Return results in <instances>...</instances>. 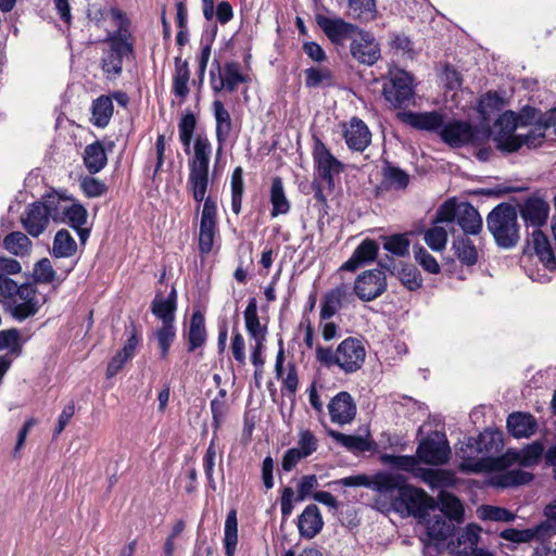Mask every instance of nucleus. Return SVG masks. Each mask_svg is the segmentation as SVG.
Returning a JSON list of instances; mask_svg holds the SVG:
<instances>
[{
	"instance_id": "obj_30",
	"label": "nucleus",
	"mask_w": 556,
	"mask_h": 556,
	"mask_svg": "<svg viewBox=\"0 0 556 556\" xmlns=\"http://www.w3.org/2000/svg\"><path fill=\"white\" fill-rule=\"evenodd\" d=\"M452 250L463 266L471 267L478 263V250L468 236H458L455 238L452 243Z\"/></svg>"
},
{
	"instance_id": "obj_29",
	"label": "nucleus",
	"mask_w": 556,
	"mask_h": 556,
	"mask_svg": "<svg viewBox=\"0 0 556 556\" xmlns=\"http://www.w3.org/2000/svg\"><path fill=\"white\" fill-rule=\"evenodd\" d=\"M530 243L533 245L534 253L547 268H554L556 266V258L549 240L540 228L533 229L531 241L528 240V244Z\"/></svg>"
},
{
	"instance_id": "obj_34",
	"label": "nucleus",
	"mask_w": 556,
	"mask_h": 556,
	"mask_svg": "<svg viewBox=\"0 0 556 556\" xmlns=\"http://www.w3.org/2000/svg\"><path fill=\"white\" fill-rule=\"evenodd\" d=\"M438 500L440 510L450 521H463L465 509L460 500L455 494L447 491H440Z\"/></svg>"
},
{
	"instance_id": "obj_58",
	"label": "nucleus",
	"mask_w": 556,
	"mask_h": 556,
	"mask_svg": "<svg viewBox=\"0 0 556 556\" xmlns=\"http://www.w3.org/2000/svg\"><path fill=\"white\" fill-rule=\"evenodd\" d=\"M520 453V466L522 467H532L540 463L543 453L544 446L540 441H534L523 447Z\"/></svg>"
},
{
	"instance_id": "obj_52",
	"label": "nucleus",
	"mask_w": 556,
	"mask_h": 556,
	"mask_svg": "<svg viewBox=\"0 0 556 556\" xmlns=\"http://www.w3.org/2000/svg\"><path fill=\"white\" fill-rule=\"evenodd\" d=\"M9 349L10 353L20 356L23 350L20 330L16 328L0 331V351Z\"/></svg>"
},
{
	"instance_id": "obj_45",
	"label": "nucleus",
	"mask_w": 556,
	"mask_h": 556,
	"mask_svg": "<svg viewBox=\"0 0 556 556\" xmlns=\"http://www.w3.org/2000/svg\"><path fill=\"white\" fill-rule=\"evenodd\" d=\"M348 7L354 20L369 22L377 17L376 0H348Z\"/></svg>"
},
{
	"instance_id": "obj_47",
	"label": "nucleus",
	"mask_w": 556,
	"mask_h": 556,
	"mask_svg": "<svg viewBox=\"0 0 556 556\" xmlns=\"http://www.w3.org/2000/svg\"><path fill=\"white\" fill-rule=\"evenodd\" d=\"M383 249L394 256L404 257L409 254L410 240L407 233L381 236Z\"/></svg>"
},
{
	"instance_id": "obj_54",
	"label": "nucleus",
	"mask_w": 556,
	"mask_h": 556,
	"mask_svg": "<svg viewBox=\"0 0 556 556\" xmlns=\"http://www.w3.org/2000/svg\"><path fill=\"white\" fill-rule=\"evenodd\" d=\"M495 147L504 153H514L521 149L522 140L521 135H516L510 129L506 132L498 134L495 138Z\"/></svg>"
},
{
	"instance_id": "obj_23",
	"label": "nucleus",
	"mask_w": 556,
	"mask_h": 556,
	"mask_svg": "<svg viewBox=\"0 0 556 556\" xmlns=\"http://www.w3.org/2000/svg\"><path fill=\"white\" fill-rule=\"evenodd\" d=\"M48 212L40 201L29 205L25 217H22V224L31 237L40 236L49 224Z\"/></svg>"
},
{
	"instance_id": "obj_11",
	"label": "nucleus",
	"mask_w": 556,
	"mask_h": 556,
	"mask_svg": "<svg viewBox=\"0 0 556 556\" xmlns=\"http://www.w3.org/2000/svg\"><path fill=\"white\" fill-rule=\"evenodd\" d=\"M416 454L419 462L438 466L448 462L451 447L444 433L433 431L419 442Z\"/></svg>"
},
{
	"instance_id": "obj_25",
	"label": "nucleus",
	"mask_w": 556,
	"mask_h": 556,
	"mask_svg": "<svg viewBox=\"0 0 556 556\" xmlns=\"http://www.w3.org/2000/svg\"><path fill=\"white\" fill-rule=\"evenodd\" d=\"M536 429V419L529 413L515 412L507 417V430L514 438H529Z\"/></svg>"
},
{
	"instance_id": "obj_9",
	"label": "nucleus",
	"mask_w": 556,
	"mask_h": 556,
	"mask_svg": "<svg viewBox=\"0 0 556 556\" xmlns=\"http://www.w3.org/2000/svg\"><path fill=\"white\" fill-rule=\"evenodd\" d=\"M382 94L395 109L410 105L415 94L413 76L403 70L391 73L390 78L383 84Z\"/></svg>"
},
{
	"instance_id": "obj_31",
	"label": "nucleus",
	"mask_w": 556,
	"mask_h": 556,
	"mask_svg": "<svg viewBox=\"0 0 556 556\" xmlns=\"http://www.w3.org/2000/svg\"><path fill=\"white\" fill-rule=\"evenodd\" d=\"M505 105L503 97L497 91L489 90L478 99L476 111L481 121L490 122L492 115L500 112Z\"/></svg>"
},
{
	"instance_id": "obj_55",
	"label": "nucleus",
	"mask_w": 556,
	"mask_h": 556,
	"mask_svg": "<svg viewBox=\"0 0 556 556\" xmlns=\"http://www.w3.org/2000/svg\"><path fill=\"white\" fill-rule=\"evenodd\" d=\"M381 459L391 467L407 472L415 471L417 465L419 464L417 455L384 454L382 455Z\"/></svg>"
},
{
	"instance_id": "obj_35",
	"label": "nucleus",
	"mask_w": 556,
	"mask_h": 556,
	"mask_svg": "<svg viewBox=\"0 0 556 556\" xmlns=\"http://www.w3.org/2000/svg\"><path fill=\"white\" fill-rule=\"evenodd\" d=\"M114 106L110 96L102 94L92 101L91 123L98 128L109 125L113 115Z\"/></svg>"
},
{
	"instance_id": "obj_20",
	"label": "nucleus",
	"mask_w": 556,
	"mask_h": 556,
	"mask_svg": "<svg viewBox=\"0 0 556 556\" xmlns=\"http://www.w3.org/2000/svg\"><path fill=\"white\" fill-rule=\"evenodd\" d=\"M184 337L188 353H193L205 345L207 341V329L205 316L200 309L192 312L188 329L185 331Z\"/></svg>"
},
{
	"instance_id": "obj_51",
	"label": "nucleus",
	"mask_w": 556,
	"mask_h": 556,
	"mask_svg": "<svg viewBox=\"0 0 556 556\" xmlns=\"http://www.w3.org/2000/svg\"><path fill=\"white\" fill-rule=\"evenodd\" d=\"M197 127V118L193 113L188 112L180 118L178 123L179 140L184 146L187 154L190 153L192 136Z\"/></svg>"
},
{
	"instance_id": "obj_36",
	"label": "nucleus",
	"mask_w": 556,
	"mask_h": 556,
	"mask_svg": "<svg viewBox=\"0 0 556 556\" xmlns=\"http://www.w3.org/2000/svg\"><path fill=\"white\" fill-rule=\"evenodd\" d=\"M202 202L199 232H219L216 199L205 194Z\"/></svg>"
},
{
	"instance_id": "obj_3",
	"label": "nucleus",
	"mask_w": 556,
	"mask_h": 556,
	"mask_svg": "<svg viewBox=\"0 0 556 556\" xmlns=\"http://www.w3.org/2000/svg\"><path fill=\"white\" fill-rule=\"evenodd\" d=\"M212 144L206 136L198 135L193 143V155L188 160L187 190L200 210L210 186V161Z\"/></svg>"
},
{
	"instance_id": "obj_4",
	"label": "nucleus",
	"mask_w": 556,
	"mask_h": 556,
	"mask_svg": "<svg viewBox=\"0 0 556 556\" xmlns=\"http://www.w3.org/2000/svg\"><path fill=\"white\" fill-rule=\"evenodd\" d=\"M486 228L498 248L510 250L517 247L520 240L517 207L507 202L494 206L486 216Z\"/></svg>"
},
{
	"instance_id": "obj_26",
	"label": "nucleus",
	"mask_w": 556,
	"mask_h": 556,
	"mask_svg": "<svg viewBox=\"0 0 556 556\" xmlns=\"http://www.w3.org/2000/svg\"><path fill=\"white\" fill-rule=\"evenodd\" d=\"M175 68L172 80V93L185 102L189 96L190 89L188 83L190 80V70L187 60H182L181 55L175 58Z\"/></svg>"
},
{
	"instance_id": "obj_38",
	"label": "nucleus",
	"mask_w": 556,
	"mask_h": 556,
	"mask_svg": "<svg viewBox=\"0 0 556 556\" xmlns=\"http://www.w3.org/2000/svg\"><path fill=\"white\" fill-rule=\"evenodd\" d=\"M225 556H235L238 545L237 510L231 508L226 517L223 539Z\"/></svg>"
},
{
	"instance_id": "obj_17",
	"label": "nucleus",
	"mask_w": 556,
	"mask_h": 556,
	"mask_svg": "<svg viewBox=\"0 0 556 556\" xmlns=\"http://www.w3.org/2000/svg\"><path fill=\"white\" fill-rule=\"evenodd\" d=\"M115 147L114 141L96 140L85 147L83 163L90 175L100 173L108 165V152Z\"/></svg>"
},
{
	"instance_id": "obj_27",
	"label": "nucleus",
	"mask_w": 556,
	"mask_h": 556,
	"mask_svg": "<svg viewBox=\"0 0 556 556\" xmlns=\"http://www.w3.org/2000/svg\"><path fill=\"white\" fill-rule=\"evenodd\" d=\"M213 113L216 122L215 136L219 144L218 153H220L223 144L230 137L232 130V119L229 112L225 109V105L220 100H215L213 102Z\"/></svg>"
},
{
	"instance_id": "obj_19",
	"label": "nucleus",
	"mask_w": 556,
	"mask_h": 556,
	"mask_svg": "<svg viewBox=\"0 0 556 556\" xmlns=\"http://www.w3.org/2000/svg\"><path fill=\"white\" fill-rule=\"evenodd\" d=\"M328 410L332 422L346 425L354 420L357 407L349 392L340 391L330 400Z\"/></svg>"
},
{
	"instance_id": "obj_8",
	"label": "nucleus",
	"mask_w": 556,
	"mask_h": 556,
	"mask_svg": "<svg viewBox=\"0 0 556 556\" xmlns=\"http://www.w3.org/2000/svg\"><path fill=\"white\" fill-rule=\"evenodd\" d=\"M312 157L316 177L326 182L329 190L334 189V176L343 173L345 166L326 147L323 140L313 135Z\"/></svg>"
},
{
	"instance_id": "obj_40",
	"label": "nucleus",
	"mask_w": 556,
	"mask_h": 556,
	"mask_svg": "<svg viewBox=\"0 0 556 556\" xmlns=\"http://www.w3.org/2000/svg\"><path fill=\"white\" fill-rule=\"evenodd\" d=\"M503 116L510 124V131H515L520 127L534 126L540 114L538 109L525 105L519 112L506 111Z\"/></svg>"
},
{
	"instance_id": "obj_62",
	"label": "nucleus",
	"mask_w": 556,
	"mask_h": 556,
	"mask_svg": "<svg viewBox=\"0 0 556 556\" xmlns=\"http://www.w3.org/2000/svg\"><path fill=\"white\" fill-rule=\"evenodd\" d=\"M123 63V56L106 50L101 59V68L109 78H115L122 74Z\"/></svg>"
},
{
	"instance_id": "obj_5",
	"label": "nucleus",
	"mask_w": 556,
	"mask_h": 556,
	"mask_svg": "<svg viewBox=\"0 0 556 556\" xmlns=\"http://www.w3.org/2000/svg\"><path fill=\"white\" fill-rule=\"evenodd\" d=\"M366 350L361 340L348 337L332 351L331 348L318 345L316 359L321 365L330 368L338 366L345 374H352L361 369L365 362Z\"/></svg>"
},
{
	"instance_id": "obj_64",
	"label": "nucleus",
	"mask_w": 556,
	"mask_h": 556,
	"mask_svg": "<svg viewBox=\"0 0 556 556\" xmlns=\"http://www.w3.org/2000/svg\"><path fill=\"white\" fill-rule=\"evenodd\" d=\"M63 214L73 229H77L79 226H84L87 223L88 212L86 207L78 202L65 207Z\"/></svg>"
},
{
	"instance_id": "obj_57",
	"label": "nucleus",
	"mask_w": 556,
	"mask_h": 556,
	"mask_svg": "<svg viewBox=\"0 0 556 556\" xmlns=\"http://www.w3.org/2000/svg\"><path fill=\"white\" fill-rule=\"evenodd\" d=\"M3 245L10 253L20 255L27 251L30 245V240L25 233L13 231L5 236Z\"/></svg>"
},
{
	"instance_id": "obj_53",
	"label": "nucleus",
	"mask_w": 556,
	"mask_h": 556,
	"mask_svg": "<svg viewBox=\"0 0 556 556\" xmlns=\"http://www.w3.org/2000/svg\"><path fill=\"white\" fill-rule=\"evenodd\" d=\"M399 279L409 291H416L422 286V277L416 266L405 264L397 270Z\"/></svg>"
},
{
	"instance_id": "obj_37",
	"label": "nucleus",
	"mask_w": 556,
	"mask_h": 556,
	"mask_svg": "<svg viewBox=\"0 0 556 556\" xmlns=\"http://www.w3.org/2000/svg\"><path fill=\"white\" fill-rule=\"evenodd\" d=\"M479 535L471 530L458 533L455 540L448 543L450 553L453 556H473V551L477 549Z\"/></svg>"
},
{
	"instance_id": "obj_14",
	"label": "nucleus",
	"mask_w": 556,
	"mask_h": 556,
	"mask_svg": "<svg viewBox=\"0 0 556 556\" xmlns=\"http://www.w3.org/2000/svg\"><path fill=\"white\" fill-rule=\"evenodd\" d=\"M387 276L381 269H369L357 276L354 282V292L356 296L370 302L379 298L387 291Z\"/></svg>"
},
{
	"instance_id": "obj_60",
	"label": "nucleus",
	"mask_w": 556,
	"mask_h": 556,
	"mask_svg": "<svg viewBox=\"0 0 556 556\" xmlns=\"http://www.w3.org/2000/svg\"><path fill=\"white\" fill-rule=\"evenodd\" d=\"M424 240L432 251L441 252L446 247L447 232L443 227L434 226L425 232Z\"/></svg>"
},
{
	"instance_id": "obj_21",
	"label": "nucleus",
	"mask_w": 556,
	"mask_h": 556,
	"mask_svg": "<svg viewBox=\"0 0 556 556\" xmlns=\"http://www.w3.org/2000/svg\"><path fill=\"white\" fill-rule=\"evenodd\" d=\"M379 244L370 238L364 239L354 250L351 257L341 266V270L355 271L378 257Z\"/></svg>"
},
{
	"instance_id": "obj_1",
	"label": "nucleus",
	"mask_w": 556,
	"mask_h": 556,
	"mask_svg": "<svg viewBox=\"0 0 556 556\" xmlns=\"http://www.w3.org/2000/svg\"><path fill=\"white\" fill-rule=\"evenodd\" d=\"M329 485L374 488L381 493L397 490L399 494L393 501L394 507H404L409 515L420 519H425L430 510L438 507L433 497L421 488L406 483V478L400 473L379 472L372 479L366 475L349 476L331 481Z\"/></svg>"
},
{
	"instance_id": "obj_39",
	"label": "nucleus",
	"mask_w": 556,
	"mask_h": 556,
	"mask_svg": "<svg viewBox=\"0 0 556 556\" xmlns=\"http://www.w3.org/2000/svg\"><path fill=\"white\" fill-rule=\"evenodd\" d=\"M76 252L77 243L68 230H59L54 236L51 255L55 258L71 257Z\"/></svg>"
},
{
	"instance_id": "obj_63",
	"label": "nucleus",
	"mask_w": 556,
	"mask_h": 556,
	"mask_svg": "<svg viewBox=\"0 0 556 556\" xmlns=\"http://www.w3.org/2000/svg\"><path fill=\"white\" fill-rule=\"evenodd\" d=\"M34 278L38 283H52L58 279L56 271L49 258L43 257L35 264Z\"/></svg>"
},
{
	"instance_id": "obj_56",
	"label": "nucleus",
	"mask_w": 556,
	"mask_h": 556,
	"mask_svg": "<svg viewBox=\"0 0 556 556\" xmlns=\"http://www.w3.org/2000/svg\"><path fill=\"white\" fill-rule=\"evenodd\" d=\"M79 186L85 197L90 199L102 197L108 192L105 182L90 174L80 178Z\"/></svg>"
},
{
	"instance_id": "obj_49",
	"label": "nucleus",
	"mask_w": 556,
	"mask_h": 556,
	"mask_svg": "<svg viewBox=\"0 0 556 556\" xmlns=\"http://www.w3.org/2000/svg\"><path fill=\"white\" fill-rule=\"evenodd\" d=\"M304 73L305 86L307 88L330 87L333 85V75L328 67H308Z\"/></svg>"
},
{
	"instance_id": "obj_24",
	"label": "nucleus",
	"mask_w": 556,
	"mask_h": 556,
	"mask_svg": "<svg viewBox=\"0 0 556 556\" xmlns=\"http://www.w3.org/2000/svg\"><path fill=\"white\" fill-rule=\"evenodd\" d=\"M457 225L464 231L463 236L478 235L482 230L483 222L478 210L469 202L458 204Z\"/></svg>"
},
{
	"instance_id": "obj_33",
	"label": "nucleus",
	"mask_w": 556,
	"mask_h": 556,
	"mask_svg": "<svg viewBox=\"0 0 556 556\" xmlns=\"http://www.w3.org/2000/svg\"><path fill=\"white\" fill-rule=\"evenodd\" d=\"M329 435L339 444L351 452H371L376 443L362 435L345 434L336 430H329Z\"/></svg>"
},
{
	"instance_id": "obj_12",
	"label": "nucleus",
	"mask_w": 556,
	"mask_h": 556,
	"mask_svg": "<svg viewBox=\"0 0 556 556\" xmlns=\"http://www.w3.org/2000/svg\"><path fill=\"white\" fill-rule=\"evenodd\" d=\"M285 343L283 339L280 337L278 339V352L276 355L274 370L277 380L281 382V394L289 399H294L300 383L298 367L294 362H288L287 367L285 368Z\"/></svg>"
},
{
	"instance_id": "obj_42",
	"label": "nucleus",
	"mask_w": 556,
	"mask_h": 556,
	"mask_svg": "<svg viewBox=\"0 0 556 556\" xmlns=\"http://www.w3.org/2000/svg\"><path fill=\"white\" fill-rule=\"evenodd\" d=\"M217 34V26L214 25L211 31H204L201 38V52L198 56L197 76L200 77V86H203L207 63L211 56L212 43Z\"/></svg>"
},
{
	"instance_id": "obj_61",
	"label": "nucleus",
	"mask_w": 556,
	"mask_h": 556,
	"mask_svg": "<svg viewBox=\"0 0 556 556\" xmlns=\"http://www.w3.org/2000/svg\"><path fill=\"white\" fill-rule=\"evenodd\" d=\"M542 122L543 116L540 114L533 128H531L527 135H521L522 146H527L529 149H535L543 144L545 140V130L548 128H543Z\"/></svg>"
},
{
	"instance_id": "obj_43",
	"label": "nucleus",
	"mask_w": 556,
	"mask_h": 556,
	"mask_svg": "<svg viewBox=\"0 0 556 556\" xmlns=\"http://www.w3.org/2000/svg\"><path fill=\"white\" fill-rule=\"evenodd\" d=\"M459 456L463 459V467L473 472L475 463L480 462V458L483 457L478 437H469L466 442L463 443L459 450Z\"/></svg>"
},
{
	"instance_id": "obj_13",
	"label": "nucleus",
	"mask_w": 556,
	"mask_h": 556,
	"mask_svg": "<svg viewBox=\"0 0 556 556\" xmlns=\"http://www.w3.org/2000/svg\"><path fill=\"white\" fill-rule=\"evenodd\" d=\"M517 214H520L526 226L541 228L547 222L549 204L540 193L535 191L517 204Z\"/></svg>"
},
{
	"instance_id": "obj_46",
	"label": "nucleus",
	"mask_w": 556,
	"mask_h": 556,
	"mask_svg": "<svg viewBox=\"0 0 556 556\" xmlns=\"http://www.w3.org/2000/svg\"><path fill=\"white\" fill-rule=\"evenodd\" d=\"M231 211L239 215L242 211V199L244 193L243 169L241 166L232 170L230 178Z\"/></svg>"
},
{
	"instance_id": "obj_7",
	"label": "nucleus",
	"mask_w": 556,
	"mask_h": 556,
	"mask_svg": "<svg viewBox=\"0 0 556 556\" xmlns=\"http://www.w3.org/2000/svg\"><path fill=\"white\" fill-rule=\"evenodd\" d=\"M490 128L480 129L460 119L443 122L439 132L441 140L451 148L479 147L490 138Z\"/></svg>"
},
{
	"instance_id": "obj_10",
	"label": "nucleus",
	"mask_w": 556,
	"mask_h": 556,
	"mask_svg": "<svg viewBox=\"0 0 556 556\" xmlns=\"http://www.w3.org/2000/svg\"><path fill=\"white\" fill-rule=\"evenodd\" d=\"M210 81L212 90L216 93L224 89L228 92H233L239 84L249 83L250 77L240 72V64L238 62H226L222 68L219 61L214 59L210 71Z\"/></svg>"
},
{
	"instance_id": "obj_32",
	"label": "nucleus",
	"mask_w": 556,
	"mask_h": 556,
	"mask_svg": "<svg viewBox=\"0 0 556 556\" xmlns=\"http://www.w3.org/2000/svg\"><path fill=\"white\" fill-rule=\"evenodd\" d=\"M245 329L252 339H263L267 336V326L262 325L257 314V301L250 298L243 312Z\"/></svg>"
},
{
	"instance_id": "obj_16",
	"label": "nucleus",
	"mask_w": 556,
	"mask_h": 556,
	"mask_svg": "<svg viewBox=\"0 0 556 556\" xmlns=\"http://www.w3.org/2000/svg\"><path fill=\"white\" fill-rule=\"evenodd\" d=\"M342 137L351 151L364 152L371 143V131L357 116L341 124Z\"/></svg>"
},
{
	"instance_id": "obj_41",
	"label": "nucleus",
	"mask_w": 556,
	"mask_h": 556,
	"mask_svg": "<svg viewBox=\"0 0 556 556\" xmlns=\"http://www.w3.org/2000/svg\"><path fill=\"white\" fill-rule=\"evenodd\" d=\"M381 184L386 189L394 188L396 190H403L409 184V176L405 170L387 162V164L382 167Z\"/></svg>"
},
{
	"instance_id": "obj_22",
	"label": "nucleus",
	"mask_w": 556,
	"mask_h": 556,
	"mask_svg": "<svg viewBox=\"0 0 556 556\" xmlns=\"http://www.w3.org/2000/svg\"><path fill=\"white\" fill-rule=\"evenodd\" d=\"M324 527V520L320 510L316 504L307 505L298 517V529L302 538H315Z\"/></svg>"
},
{
	"instance_id": "obj_15",
	"label": "nucleus",
	"mask_w": 556,
	"mask_h": 556,
	"mask_svg": "<svg viewBox=\"0 0 556 556\" xmlns=\"http://www.w3.org/2000/svg\"><path fill=\"white\" fill-rule=\"evenodd\" d=\"M112 15L115 18L121 20V24L118 29L111 33L105 40L109 45L108 51L115 53L116 55H121L123 58L132 55L135 49L134 38L128 28V20L126 18L125 14L119 10H113Z\"/></svg>"
},
{
	"instance_id": "obj_28",
	"label": "nucleus",
	"mask_w": 556,
	"mask_h": 556,
	"mask_svg": "<svg viewBox=\"0 0 556 556\" xmlns=\"http://www.w3.org/2000/svg\"><path fill=\"white\" fill-rule=\"evenodd\" d=\"M269 202L271 204L270 217L286 215L291 210V203L287 198L283 180L281 177H274L269 189Z\"/></svg>"
},
{
	"instance_id": "obj_2",
	"label": "nucleus",
	"mask_w": 556,
	"mask_h": 556,
	"mask_svg": "<svg viewBox=\"0 0 556 556\" xmlns=\"http://www.w3.org/2000/svg\"><path fill=\"white\" fill-rule=\"evenodd\" d=\"M315 21L331 43L341 46L351 39L350 52L358 63L371 66L380 59V46L370 31L342 17L330 18L324 14H316Z\"/></svg>"
},
{
	"instance_id": "obj_50",
	"label": "nucleus",
	"mask_w": 556,
	"mask_h": 556,
	"mask_svg": "<svg viewBox=\"0 0 556 556\" xmlns=\"http://www.w3.org/2000/svg\"><path fill=\"white\" fill-rule=\"evenodd\" d=\"M344 295L342 288H334L327 292L321 301L320 319H330L341 307V301Z\"/></svg>"
},
{
	"instance_id": "obj_44",
	"label": "nucleus",
	"mask_w": 556,
	"mask_h": 556,
	"mask_svg": "<svg viewBox=\"0 0 556 556\" xmlns=\"http://www.w3.org/2000/svg\"><path fill=\"white\" fill-rule=\"evenodd\" d=\"M453 531L454 526L452 522L440 515L434 516L427 527V534L429 539L434 541L437 544L446 541L447 538L452 535Z\"/></svg>"
},
{
	"instance_id": "obj_59",
	"label": "nucleus",
	"mask_w": 556,
	"mask_h": 556,
	"mask_svg": "<svg viewBox=\"0 0 556 556\" xmlns=\"http://www.w3.org/2000/svg\"><path fill=\"white\" fill-rule=\"evenodd\" d=\"M480 517L483 520L510 522L516 516L507 508L492 505H482L479 508Z\"/></svg>"
},
{
	"instance_id": "obj_48",
	"label": "nucleus",
	"mask_w": 556,
	"mask_h": 556,
	"mask_svg": "<svg viewBox=\"0 0 556 556\" xmlns=\"http://www.w3.org/2000/svg\"><path fill=\"white\" fill-rule=\"evenodd\" d=\"M483 456L497 454L503 447V434L500 430L485 429L478 435Z\"/></svg>"
},
{
	"instance_id": "obj_18",
	"label": "nucleus",
	"mask_w": 556,
	"mask_h": 556,
	"mask_svg": "<svg viewBox=\"0 0 556 556\" xmlns=\"http://www.w3.org/2000/svg\"><path fill=\"white\" fill-rule=\"evenodd\" d=\"M399 118L406 125L429 132L439 134L443 126L444 115L440 111L412 112L405 111L399 113Z\"/></svg>"
},
{
	"instance_id": "obj_6",
	"label": "nucleus",
	"mask_w": 556,
	"mask_h": 556,
	"mask_svg": "<svg viewBox=\"0 0 556 556\" xmlns=\"http://www.w3.org/2000/svg\"><path fill=\"white\" fill-rule=\"evenodd\" d=\"M150 308L152 314L161 320V326L156 327L153 331V338L156 341L160 358L166 361L170 354L172 345L177 338V307L156 295L152 300Z\"/></svg>"
}]
</instances>
